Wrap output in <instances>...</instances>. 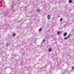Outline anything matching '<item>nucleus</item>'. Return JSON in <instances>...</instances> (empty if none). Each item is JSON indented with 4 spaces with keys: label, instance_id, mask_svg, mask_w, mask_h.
Instances as JSON below:
<instances>
[{
    "label": "nucleus",
    "instance_id": "nucleus-1",
    "mask_svg": "<svg viewBox=\"0 0 74 74\" xmlns=\"http://www.w3.org/2000/svg\"><path fill=\"white\" fill-rule=\"evenodd\" d=\"M36 11L38 12H40L41 11V10L39 9H36Z\"/></svg>",
    "mask_w": 74,
    "mask_h": 74
},
{
    "label": "nucleus",
    "instance_id": "nucleus-13",
    "mask_svg": "<svg viewBox=\"0 0 74 74\" xmlns=\"http://www.w3.org/2000/svg\"><path fill=\"white\" fill-rule=\"evenodd\" d=\"M6 46H8L9 45V44L8 43H7L6 45Z\"/></svg>",
    "mask_w": 74,
    "mask_h": 74
},
{
    "label": "nucleus",
    "instance_id": "nucleus-2",
    "mask_svg": "<svg viewBox=\"0 0 74 74\" xmlns=\"http://www.w3.org/2000/svg\"><path fill=\"white\" fill-rule=\"evenodd\" d=\"M67 33H64V37H66V36H67Z\"/></svg>",
    "mask_w": 74,
    "mask_h": 74
},
{
    "label": "nucleus",
    "instance_id": "nucleus-8",
    "mask_svg": "<svg viewBox=\"0 0 74 74\" xmlns=\"http://www.w3.org/2000/svg\"><path fill=\"white\" fill-rule=\"evenodd\" d=\"M14 36H15V33H14L13 34V36L14 37Z\"/></svg>",
    "mask_w": 74,
    "mask_h": 74
},
{
    "label": "nucleus",
    "instance_id": "nucleus-9",
    "mask_svg": "<svg viewBox=\"0 0 74 74\" xmlns=\"http://www.w3.org/2000/svg\"><path fill=\"white\" fill-rule=\"evenodd\" d=\"M42 29V28H40L39 30V32H41V31Z\"/></svg>",
    "mask_w": 74,
    "mask_h": 74
},
{
    "label": "nucleus",
    "instance_id": "nucleus-4",
    "mask_svg": "<svg viewBox=\"0 0 74 74\" xmlns=\"http://www.w3.org/2000/svg\"><path fill=\"white\" fill-rule=\"evenodd\" d=\"M51 51H52V49H51V48H49V52H51Z\"/></svg>",
    "mask_w": 74,
    "mask_h": 74
},
{
    "label": "nucleus",
    "instance_id": "nucleus-12",
    "mask_svg": "<svg viewBox=\"0 0 74 74\" xmlns=\"http://www.w3.org/2000/svg\"><path fill=\"white\" fill-rule=\"evenodd\" d=\"M70 34H69L67 37L68 38L69 37H70Z\"/></svg>",
    "mask_w": 74,
    "mask_h": 74
},
{
    "label": "nucleus",
    "instance_id": "nucleus-5",
    "mask_svg": "<svg viewBox=\"0 0 74 74\" xmlns=\"http://www.w3.org/2000/svg\"><path fill=\"white\" fill-rule=\"evenodd\" d=\"M69 3H72V0H69Z\"/></svg>",
    "mask_w": 74,
    "mask_h": 74
},
{
    "label": "nucleus",
    "instance_id": "nucleus-14",
    "mask_svg": "<svg viewBox=\"0 0 74 74\" xmlns=\"http://www.w3.org/2000/svg\"><path fill=\"white\" fill-rule=\"evenodd\" d=\"M45 41H46V40H43V42H45Z\"/></svg>",
    "mask_w": 74,
    "mask_h": 74
},
{
    "label": "nucleus",
    "instance_id": "nucleus-10",
    "mask_svg": "<svg viewBox=\"0 0 74 74\" xmlns=\"http://www.w3.org/2000/svg\"><path fill=\"white\" fill-rule=\"evenodd\" d=\"M62 20H63V18H61L60 19V22H62Z\"/></svg>",
    "mask_w": 74,
    "mask_h": 74
},
{
    "label": "nucleus",
    "instance_id": "nucleus-11",
    "mask_svg": "<svg viewBox=\"0 0 74 74\" xmlns=\"http://www.w3.org/2000/svg\"><path fill=\"white\" fill-rule=\"evenodd\" d=\"M72 70H74V66H73L72 67Z\"/></svg>",
    "mask_w": 74,
    "mask_h": 74
},
{
    "label": "nucleus",
    "instance_id": "nucleus-7",
    "mask_svg": "<svg viewBox=\"0 0 74 74\" xmlns=\"http://www.w3.org/2000/svg\"><path fill=\"white\" fill-rule=\"evenodd\" d=\"M67 38H68L67 37H66L64 38V40H67Z\"/></svg>",
    "mask_w": 74,
    "mask_h": 74
},
{
    "label": "nucleus",
    "instance_id": "nucleus-15",
    "mask_svg": "<svg viewBox=\"0 0 74 74\" xmlns=\"http://www.w3.org/2000/svg\"><path fill=\"white\" fill-rule=\"evenodd\" d=\"M49 64V63H48V64H46V66H47V65H48Z\"/></svg>",
    "mask_w": 74,
    "mask_h": 74
},
{
    "label": "nucleus",
    "instance_id": "nucleus-3",
    "mask_svg": "<svg viewBox=\"0 0 74 74\" xmlns=\"http://www.w3.org/2000/svg\"><path fill=\"white\" fill-rule=\"evenodd\" d=\"M47 18L49 19H50V18H51V16L50 15H48L47 16Z\"/></svg>",
    "mask_w": 74,
    "mask_h": 74
},
{
    "label": "nucleus",
    "instance_id": "nucleus-6",
    "mask_svg": "<svg viewBox=\"0 0 74 74\" xmlns=\"http://www.w3.org/2000/svg\"><path fill=\"white\" fill-rule=\"evenodd\" d=\"M60 32L58 31L57 32V34H60Z\"/></svg>",
    "mask_w": 74,
    "mask_h": 74
}]
</instances>
